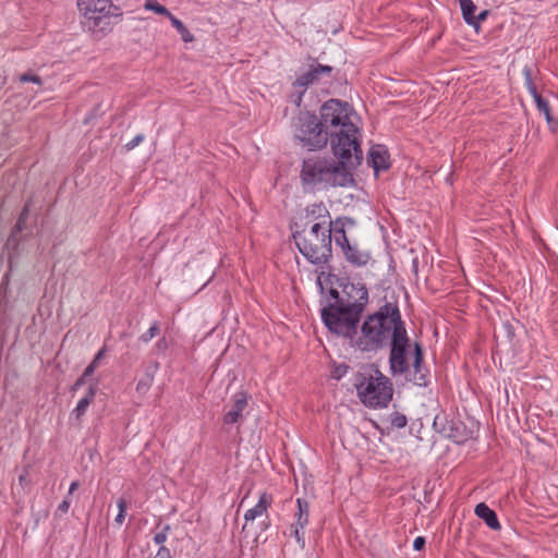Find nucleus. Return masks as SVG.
Here are the masks:
<instances>
[{
    "mask_svg": "<svg viewBox=\"0 0 558 558\" xmlns=\"http://www.w3.org/2000/svg\"><path fill=\"white\" fill-rule=\"evenodd\" d=\"M117 506H118L119 511L114 519V522L118 525H122L124 522L125 513H126V509H128V500L121 497L117 500Z\"/></svg>",
    "mask_w": 558,
    "mask_h": 558,
    "instance_id": "26",
    "label": "nucleus"
},
{
    "mask_svg": "<svg viewBox=\"0 0 558 558\" xmlns=\"http://www.w3.org/2000/svg\"><path fill=\"white\" fill-rule=\"evenodd\" d=\"M154 376L151 374H145L143 378H141L136 384V391L141 393H145L149 390L153 385Z\"/></svg>",
    "mask_w": 558,
    "mask_h": 558,
    "instance_id": "27",
    "label": "nucleus"
},
{
    "mask_svg": "<svg viewBox=\"0 0 558 558\" xmlns=\"http://www.w3.org/2000/svg\"><path fill=\"white\" fill-rule=\"evenodd\" d=\"M29 211L31 201H27L19 215L15 226L13 227L12 234H17L25 229Z\"/></svg>",
    "mask_w": 558,
    "mask_h": 558,
    "instance_id": "20",
    "label": "nucleus"
},
{
    "mask_svg": "<svg viewBox=\"0 0 558 558\" xmlns=\"http://www.w3.org/2000/svg\"><path fill=\"white\" fill-rule=\"evenodd\" d=\"M337 246L341 247L345 260L355 267H363L371 259L369 252L361 250L355 243L352 244L348 238H337Z\"/></svg>",
    "mask_w": 558,
    "mask_h": 558,
    "instance_id": "9",
    "label": "nucleus"
},
{
    "mask_svg": "<svg viewBox=\"0 0 558 558\" xmlns=\"http://www.w3.org/2000/svg\"><path fill=\"white\" fill-rule=\"evenodd\" d=\"M155 558H172L170 550L166 546H160Z\"/></svg>",
    "mask_w": 558,
    "mask_h": 558,
    "instance_id": "39",
    "label": "nucleus"
},
{
    "mask_svg": "<svg viewBox=\"0 0 558 558\" xmlns=\"http://www.w3.org/2000/svg\"><path fill=\"white\" fill-rule=\"evenodd\" d=\"M144 7L146 10L154 11L155 13L165 15L168 19L172 15V13L165 5L157 2V0H146Z\"/></svg>",
    "mask_w": 558,
    "mask_h": 558,
    "instance_id": "24",
    "label": "nucleus"
},
{
    "mask_svg": "<svg viewBox=\"0 0 558 558\" xmlns=\"http://www.w3.org/2000/svg\"><path fill=\"white\" fill-rule=\"evenodd\" d=\"M341 287V291L330 288L328 304L322 308L320 315L329 331L352 337L368 303V290L361 282H347Z\"/></svg>",
    "mask_w": 558,
    "mask_h": 558,
    "instance_id": "2",
    "label": "nucleus"
},
{
    "mask_svg": "<svg viewBox=\"0 0 558 558\" xmlns=\"http://www.w3.org/2000/svg\"><path fill=\"white\" fill-rule=\"evenodd\" d=\"M460 7L462 11V16L465 23L470 26H475L476 21L474 19V13L476 10V5L472 0H460Z\"/></svg>",
    "mask_w": 558,
    "mask_h": 558,
    "instance_id": "17",
    "label": "nucleus"
},
{
    "mask_svg": "<svg viewBox=\"0 0 558 558\" xmlns=\"http://www.w3.org/2000/svg\"><path fill=\"white\" fill-rule=\"evenodd\" d=\"M294 137L310 150L322 149L332 141L355 148L360 142V130L349 117V105L339 99H329L320 107L319 118L308 111H300L292 122Z\"/></svg>",
    "mask_w": 558,
    "mask_h": 558,
    "instance_id": "1",
    "label": "nucleus"
},
{
    "mask_svg": "<svg viewBox=\"0 0 558 558\" xmlns=\"http://www.w3.org/2000/svg\"><path fill=\"white\" fill-rule=\"evenodd\" d=\"M71 505V500L66 496L65 499L58 506L57 512L60 514L66 513L69 511Z\"/></svg>",
    "mask_w": 558,
    "mask_h": 558,
    "instance_id": "36",
    "label": "nucleus"
},
{
    "mask_svg": "<svg viewBox=\"0 0 558 558\" xmlns=\"http://www.w3.org/2000/svg\"><path fill=\"white\" fill-rule=\"evenodd\" d=\"M314 66L316 68V70L318 71V74H320V75H330L331 72L333 71V68L330 65H323V64L317 63Z\"/></svg>",
    "mask_w": 558,
    "mask_h": 558,
    "instance_id": "35",
    "label": "nucleus"
},
{
    "mask_svg": "<svg viewBox=\"0 0 558 558\" xmlns=\"http://www.w3.org/2000/svg\"><path fill=\"white\" fill-rule=\"evenodd\" d=\"M488 14H489V11L488 10H484L481 13H478V15L474 16V19L476 21V24L473 27L475 28L476 32H478L480 28H481L480 23L485 21L486 17L488 16Z\"/></svg>",
    "mask_w": 558,
    "mask_h": 558,
    "instance_id": "34",
    "label": "nucleus"
},
{
    "mask_svg": "<svg viewBox=\"0 0 558 558\" xmlns=\"http://www.w3.org/2000/svg\"><path fill=\"white\" fill-rule=\"evenodd\" d=\"M99 365H97L95 362H90V364L84 369L83 374L84 377H89L94 374V372L96 371V368L98 367Z\"/></svg>",
    "mask_w": 558,
    "mask_h": 558,
    "instance_id": "40",
    "label": "nucleus"
},
{
    "mask_svg": "<svg viewBox=\"0 0 558 558\" xmlns=\"http://www.w3.org/2000/svg\"><path fill=\"white\" fill-rule=\"evenodd\" d=\"M296 502L299 508L296 525L303 529L308 522V502L301 498H299Z\"/></svg>",
    "mask_w": 558,
    "mask_h": 558,
    "instance_id": "21",
    "label": "nucleus"
},
{
    "mask_svg": "<svg viewBox=\"0 0 558 558\" xmlns=\"http://www.w3.org/2000/svg\"><path fill=\"white\" fill-rule=\"evenodd\" d=\"M99 365H97L95 362H90V364L84 369L83 374L84 377H89L94 374V372L96 371V368L98 367Z\"/></svg>",
    "mask_w": 558,
    "mask_h": 558,
    "instance_id": "41",
    "label": "nucleus"
},
{
    "mask_svg": "<svg viewBox=\"0 0 558 558\" xmlns=\"http://www.w3.org/2000/svg\"><path fill=\"white\" fill-rule=\"evenodd\" d=\"M389 366L390 373L396 375L408 374V380L420 387H426L429 383V372L423 365L424 352L420 342L413 344L412 371L408 360V351L411 348L408 332L390 341Z\"/></svg>",
    "mask_w": 558,
    "mask_h": 558,
    "instance_id": "5",
    "label": "nucleus"
},
{
    "mask_svg": "<svg viewBox=\"0 0 558 558\" xmlns=\"http://www.w3.org/2000/svg\"><path fill=\"white\" fill-rule=\"evenodd\" d=\"M97 391V384L90 385L86 395L77 402L76 408L72 411V415L81 421L85 415L89 404L94 401Z\"/></svg>",
    "mask_w": 558,
    "mask_h": 558,
    "instance_id": "13",
    "label": "nucleus"
},
{
    "mask_svg": "<svg viewBox=\"0 0 558 558\" xmlns=\"http://www.w3.org/2000/svg\"><path fill=\"white\" fill-rule=\"evenodd\" d=\"M248 393L239 391L233 396L231 409L223 415L225 424H234L242 417V412L247 407Z\"/></svg>",
    "mask_w": 558,
    "mask_h": 558,
    "instance_id": "10",
    "label": "nucleus"
},
{
    "mask_svg": "<svg viewBox=\"0 0 558 558\" xmlns=\"http://www.w3.org/2000/svg\"><path fill=\"white\" fill-rule=\"evenodd\" d=\"M475 514L484 520V522L489 526L492 530H500V523L498 521L497 514L494 510H492L486 504L480 502L475 507Z\"/></svg>",
    "mask_w": 558,
    "mask_h": 558,
    "instance_id": "12",
    "label": "nucleus"
},
{
    "mask_svg": "<svg viewBox=\"0 0 558 558\" xmlns=\"http://www.w3.org/2000/svg\"><path fill=\"white\" fill-rule=\"evenodd\" d=\"M354 387L362 403L368 408L387 407L392 399L393 390L390 379L378 369H375V375L368 376L357 373Z\"/></svg>",
    "mask_w": 558,
    "mask_h": 558,
    "instance_id": "7",
    "label": "nucleus"
},
{
    "mask_svg": "<svg viewBox=\"0 0 558 558\" xmlns=\"http://www.w3.org/2000/svg\"><path fill=\"white\" fill-rule=\"evenodd\" d=\"M348 369L349 366L345 364L337 365L331 372V377L335 379H341L347 374Z\"/></svg>",
    "mask_w": 558,
    "mask_h": 558,
    "instance_id": "31",
    "label": "nucleus"
},
{
    "mask_svg": "<svg viewBox=\"0 0 558 558\" xmlns=\"http://www.w3.org/2000/svg\"><path fill=\"white\" fill-rule=\"evenodd\" d=\"M536 108L539 112H542L547 122L550 123L553 121L551 113H550V106L548 101L542 97V95H537L536 97H533Z\"/></svg>",
    "mask_w": 558,
    "mask_h": 558,
    "instance_id": "23",
    "label": "nucleus"
},
{
    "mask_svg": "<svg viewBox=\"0 0 558 558\" xmlns=\"http://www.w3.org/2000/svg\"><path fill=\"white\" fill-rule=\"evenodd\" d=\"M317 282H318V284H319L320 289L323 290V289H324V288H323V282H322V281H317Z\"/></svg>",
    "mask_w": 558,
    "mask_h": 558,
    "instance_id": "49",
    "label": "nucleus"
},
{
    "mask_svg": "<svg viewBox=\"0 0 558 558\" xmlns=\"http://www.w3.org/2000/svg\"><path fill=\"white\" fill-rule=\"evenodd\" d=\"M25 478H26V472H25V473H23V474H21V475L19 476V481H20L21 483H22V482H24V481H25Z\"/></svg>",
    "mask_w": 558,
    "mask_h": 558,
    "instance_id": "46",
    "label": "nucleus"
},
{
    "mask_svg": "<svg viewBox=\"0 0 558 558\" xmlns=\"http://www.w3.org/2000/svg\"><path fill=\"white\" fill-rule=\"evenodd\" d=\"M425 544H426V541H425V537L423 536H417L414 542H413V548L417 551H421L424 549L425 547Z\"/></svg>",
    "mask_w": 558,
    "mask_h": 558,
    "instance_id": "37",
    "label": "nucleus"
},
{
    "mask_svg": "<svg viewBox=\"0 0 558 558\" xmlns=\"http://www.w3.org/2000/svg\"><path fill=\"white\" fill-rule=\"evenodd\" d=\"M388 422L392 428H403L408 424V418L404 414L396 411L388 416Z\"/></svg>",
    "mask_w": 558,
    "mask_h": 558,
    "instance_id": "25",
    "label": "nucleus"
},
{
    "mask_svg": "<svg viewBox=\"0 0 558 558\" xmlns=\"http://www.w3.org/2000/svg\"><path fill=\"white\" fill-rule=\"evenodd\" d=\"M144 141L143 134H137L135 137H133L130 142L125 144L126 150H132L136 146H138Z\"/></svg>",
    "mask_w": 558,
    "mask_h": 558,
    "instance_id": "33",
    "label": "nucleus"
},
{
    "mask_svg": "<svg viewBox=\"0 0 558 558\" xmlns=\"http://www.w3.org/2000/svg\"><path fill=\"white\" fill-rule=\"evenodd\" d=\"M159 332H160L159 323L158 322H154L153 325L149 327V329L140 337V340L145 342V343H147L153 338L158 336Z\"/></svg>",
    "mask_w": 558,
    "mask_h": 558,
    "instance_id": "28",
    "label": "nucleus"
},
{
    "mask_svg": "<svg viewBox=\"0 0 558 558\" xmlns=\"http://www.w3.org/2000/svg\"><path fill=\"white\" fill-rule=\"evenodd\" d=\"M354 220L349 217H338L336 220H328L327 229L330 230V236L332 238V233L335 236V242L337 243V238L347 236L345 227L353 226Z\"/></svg>",
    "mask_w": 558,
    "mask_h": 558,
    "instance_id": "14",
    "label": "nucleus"
},
{
    "mask_svg": "<svg viewBox=\"0 0 558 558\" xmlns=\"http://www.w3.org/2000/svg\"><path fill=\"white\" fill-rule=\"evenodd\" d=\"M407 332L398 302L385 301L378 310L367 315L361 326L356 347L364 352L378 351Z\"/></svg>",
    "mask_w": 558,
    "mask_h": 558,
    "instance_id": "4",
    "label": "nucleus"
},
{
    "mask_svg": "<svg viewBox=\"0 0 558 558\" xmlns=\"http://www.w3.org/2000/svg\"><path fill=\"white\" fill-rule=\"evenodd\" d=\"M292 92L288 95V100L295 105L296 108L301 106L303 95L307 87L298 86V78L292 84Z\"/></svg>",
    "mask_w": 558,
    "mask_h": 558,
    "instance_id": "22",
    "label": "nucleus"
},
{
    "mask_svg": "<svg viewBox=\"0 0 558 558\" xmlns=\"http://www.w3.org/2000/svg\"><path fill=\"white\" fill-rule=\"evenodd\" d=\"M438 416H436L435 421H434V425L436 426L437 425V422H438Z\"/></svg>",
    "mask_w": 558,
    "mask_h": 558,
    "instance_id": "48",
    "label": "nucleus"
},
{
    "mask_svg": "<svg viewBox=\"0 0 558 558\" xmlns=\"http://www.w3.org/2000/svg\"><path fill=\"white\" fill-rule=\"evenodd\" d=\"M77 7L83 14L82 24L90 32L108 33L111 31L110 0H77Z\"/></svg>",
    "mask_w": 558,
    "mask_h": 558,
    "instance_id": "8",
    "label": "nucleus"
},
{
    "mask_svg": "<svg viewBox=\"0 0 558 558\" xmlns=\"http://www.w3.org/2000/svg\"><path fill=\"white\" fill-rule=\"evenodd\" d=\"M168 347V341L165 337L160 338L156 343V349L161 352H165Z\"/></svg>",
    "mask_w": 558,
    "mask_h": 558,
    "instance_id": "42",
    "label": "nucleus"
},
{
    "mask_svg": "<svg viewBox=\"0 0 558 558\" xmlns=\"http://www.w3.org/2000/svg\"><path fill=\"white\" fill-rule=\"evenodd\" d=\"M523 72L525 76V86L529 93L531 94L532 97H536L537 95H539V93L537 92L536 85L533 82L531 69L525 68Z\"/></svg>",
    "mask_w": 558,
    "mask_h": 558,
    "instance_id": "29",
    "label": "nucleus"
},
{
    "mask_svg": "<svg viewBox=\"0 0 558 558\" xmlns=\"http://www.w3.org/2000/svg\"><path fill=\"white\" fill-rule=\"evenodd\" d=\"M169 21H170L171 25L180 34L181 39L184 43H193L195 40L194 35L187 29V27L183 24V22L180 21L178 17H175L173 14L170 15Z\"/></svg>",
    "mask_w": 558,
    "mask_h": 558,
    "instance_id": "18",
    "label": "nucleus"
},
{
    "mask_svg": "<svg viewBox=\"0 0 558 558\" xmlns=\"http://www.w3.org/2000/svg\"><path fill=\"white\" fill-rule=\"evenodd\" d=\"M106 352H107L106 347H102V348H101V349L96 353V355L94 356V359H93V361H92V362H95L97 365H99L100 360L105 357Z\"/></svg>",
    "mask_w": 558,
    "mask_h": 558,
    "instance_id": "43",
    "label": "nucleus"
},
{
    "mask_svg": "<svg viewBox=\"0 0 558 558\" xmlns=\"http://www.w3.org/2000/svg\"><path fill=\"white\" fill-rule=\"evenodd\" d=\"M268 500H267V496L266 495H262L258 502L251 509H248L245 514H244V519L245 521H253L256 517H259L262 515L266 509H267V506H268Z\"/></svg>",
    "mask_w": 558,
    "mask_h": 558,
    "instance_id": "15",
    "label": "nucleus"
},
{
    "mask_svg": "<svg viewBox=\"0 0 558 558\" xmlns=\"http://www.w3.org/2000/svg\"><path fill=\"white\" fill-rule=\"evenodd\" d=\"M308 214L319 219L320 221L317 223H324L325 227H327L328 220H331L330 214L323 203L313 204L308 209Z\"/></svg>",
    "mask_w": 558,
    "mask_h": 558,
    "instance_id": "16",
    "label": "nucleus"
},
{
    "mask_svg": "<svg viewBox=\"0 0 558 558\" xmlns=\"http://www.w3.org/2000/svg\"><path fill=\"white\" fill-rule=\"evenodd\" d=\"M444 433L446 434V436H448V437H450V438H453V440H454L456 442H461V441H462V439H461L458 435H456V434L453 433L452 426H450L449 432H446V430L444 429Z\"/></svg>",
    "mask_w": 558,
    "mask_h": 558,
    "instance_id": "44",
    "label": "nucleus"
},
{
    "mask_svg": "<svg viewBox=\"0 0 558 558\" xmlns=\"http://www.w3.org/2000/svg\"><path fill=\"white\" fill-rule=\"evenodd\" d=\"M320 74L314 65H311L310 70L298 77V86L308 87L310 85L316 83L320 78Z\"/></svg>",
    "mask_w": 558,
    "mask_h": 558,
    "instance_id": "19",
    "label": "nucleus"
},
{
    "mask_svg": "<svg viewBox=\"0 0 558 558\" xmlns=\"http://www.w3.org/2000/svg\"><path fill=\"white\" fill-rule=\"evenodd\" d=\"M300 253L314 265L327 264L332 257V238L324 223H313L310 229L292 233Z\"/></svg>",
    "mask_w": 558,
    "mask_h": 558,
    "instance_id": "6",
    "label": "nucleus"
},
{
    "mask_svg": "<svg viewBox=\"0 0 558 558\" xmlns=\"http://www.w3.org/2000/svg\"><path fill=\"white\" fill-rule=\"evenodd\" d=\"M169 530H170V526L168 524H166L160 532L155 534L154 542L157 545L163 544L167 539V533Z\"/></svg>",
    "mask_w": 558,
    "mask_h": 558,
    "instance_id": "32",
    "label": "nucleus"
},
{
    "mask_svg": "<svg viewBox=\"0 0 558 558\" xmlns=\"http://www.w3.org/2000/svg\"><path fill=\"white\" fill-rule=\"evenodd\" d=\"M332 141L331 151L338 159L308 158L302 163L301 179L304 184L329 186H347L353 182L352 170L363 160L361 142L357 147L340 145V140Z\"/></svg>",
    "mask_w": 558,
    "mask_h": 558,
    "instance_id": "3",
    "label": "nucleus"
},
{
    "mask_svg": "<svg viewBox=\"0 0 558 558\" xmlns=\"http://www.w3.org/2000/svg\"><path fill=\"white\" fill-rule=\"evenodd\" d=\"M368 158L376 173L380 170H387L390 167L389 154L381 145L373 146L369 149Z\"/></svg>",
    "mask_w": 558,
    "mask_h": 558,
    "instance_id": "11",
    "label": "nucleus"
},
{
    "mask_svg": "<svg viewBox=\"0 0 558 558\" xmlns=\"http://www.w3.org/2000/svg\"><path fill=\"white\" fill-rule=\"evenodd\" d=\"M80 487V483L78 481H74L71 483L70 487H69V493H68V497L70 495H72L77 488Z\"/></svg>",
    "mask_w": 558,
    "mask_h": 558,
    "instance_id": "45",
    "label": "nucleus"
},
{
    "mask_svg": "<svg viewBox=\"0 0 558 558\" xmlns=\"http://www.w3.org/2000/svg\"><path fill=\"white\" fill-rule=\"evenodd\" d=\"M19 81L21 83H35L37 85H43V80L39 75L33 73H23L19 76Z\"/></svg>",
    "mask_w": 558,
    "mask_h": 558,
    "instance_id": "30",
    "label": "nucleus"
},
{
    "mask_svg": "<svg viewBox=\"0 0 558 558\" xmlns=\"http://www.w3.org/2000/svg\"><path fill=\"white\" fill-rule=\"evenodd\" d=\"M294 533H295L296 538L299 539L300 537H299V529L298 527L295 529Z\"/></svg>",
    "mask_w": 558,
    "mask_h": 558,
    "instance_id": "47",
    "label": "nucleus"
},
{
    "mask_svg": "<svg viewBox=\"0 0 558 558\" xmlns=\"http://www.w3.org/2000/svg\"><path fill=\"white\" fill-rule=\"evenodd\" d=\"M86 379L87 377H84V375H81L76 380L75 383L72 385L71 387V391L74 392L76 390H78L82 386H84L86 384Z\"/></svg>",
    "mask_w": 558,
    "mask_h": 558,
    "instance_id": "38",
    "label": "nucleus"
}]
</instances>
